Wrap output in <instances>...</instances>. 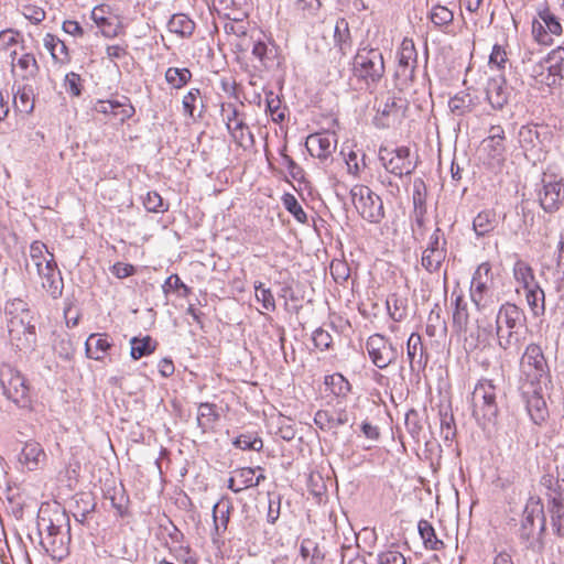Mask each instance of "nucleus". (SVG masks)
<instances>
[{
	"mask_svg": "<svg viewBox=\"0 0 564 564\" xmlns=\"http://www.w3.org/2000/svg\"><path fill=\"white\" fill-rule=\"evenodd\" d=\"M218 419L215 405L210 403H202L198 406L197 421L202 427H208L213 425Z\"/></svg>",
	"mask_w": 564,
	"mask_h": 564,
	"instance_id": "46",
	"label": "nucleus"
},
{
	"mask_svg": "<svg viewBox=\"0 0 564 564\" xmlns=\"http://www.w3.org/2000/svg\"><path fill=\"white\" fill-rule=\"evenodd\" d=\"M330 273L336 282H345L349 278V268L343 261H333L330 264Z\"/></svg>",
	"mask_w": 564,
	"mask_h": 564,
	"instance_id": "61",
	"label": "nucleus"
},
{
	"mask_svg": "<svg viewBox=\"0 0 564 564\" xmlns=\"http://www.w3.org/2000/svg\"><path fill=\"white\" fill-rule=\"evenodd\" d=\"M227 128L238 145L249 148L254 144L253 134L243 120L239 118L236 109H232L230 115L227 116Z\"/></svg>",
	"mask_w": 564,
	"mask_h": 564,
	"instance_id": "21",
	"label": "nucleus"
},
{
	"mask_svg": "<svg viewBox=\"0 0 564 564\" xmlns=\"http://www.w3.org/2000/svg\"><path fill=\"white\" fill-rule=\"evenodd\" d=\"M322 7L321 0H294L292 11L300 19L312 22L321 18Z\"/></svg>",
	"mask_w": 564,
	"mask_h": 564,
	"instance_id": "30",
	"label": "nucleus"
},
{
	"mask_svg": "<svg viewBox=\"0 0 564 564\" xmlns=\"http://www.w3.org/2000/svg\"><path fill=\"white\" fill-rule=\"evenodd\" d=\"M262 470L261 467L251 468V467H242L235 470V475L238 479V484L240 485V489H246L249 487H254L253 476L256 470Z\"/></svg>",
	"mask_w": 564,
	"mask_h": 564,
	"instance_id": "52",
	"label": "nucleus"
},
{
	"mask_svg": "<svg viewBox=\"0 0 564 564\" xmlns=\"http://www.w3.org/2000/svg\"><path fill=\"white\" fill-rule=\"evenodd\" d=\"M486 97L494 109L501 110L505 107L509 99V90L503 76L490 78L488 80L486 86Z\"/></svg>",
	"mask_w": 564,
	"mask_h": 564,
	"instance_id": "24",
	"label": "nucleus"
},
{
	"mask_svg": "<svg viewBox=\"0 0 564 564\" xmlns=\"http://www.w3.org/2000/svg\"><path fill=\"white\" fill-rule=\"evenodd\" d=\"M400 99L394 95L386 94L377 99V110L383 117H389L398 112Z\"/></svg>",
	"mask_w": 564,
	"mask_h": 564,
	"instance_id": "42",
	"label": "nucleus"
},
{
	"mask_svg": "<svg viewBox=\"0 0 564 564\" xmlns=\"http://www.w3.org/2000/svg\"><path fill=\"white\" fill-rule=\"evenodd\" d=\"M484 147L488 150L489 155L495 160L497 163H500L505 160V144L503 140L494 141V142H487V140H484Z\"/></svg>",
	"mask_w": 564,
	"mask_h": 564,
	"instance_id": "57",
	"label": "nucleus"
},
{
	"mask_svg": "<svg viewBox=\"0 0 564 564\" xmlns=\"http://www.w3.org/2000/svg\"><path fill=\"white\" fill-rule=\"evenodd\" d=\"M417 528L425 547L434 551H438L443 547V542L437 539L434 528L427 520H421Z\"/></svg>",
	"mask_w": 564,
	"mask_h": 564,
	"instance_id": "38",
	"label": "nucleus"
},
{
	"mask_svg": "<svg viewBox=\"0 0 564 564\" xmlns=\"http://www.w3.org/2000/svg\"><path fill=\"white\" fill-rule=\"evenodd\" d=\"M192 78V73L187 68L169 67L165 72V79L173 88L180 89Z\"/></svg>",
	"mask_w": 564,
	"mask_h": 564,
	"instance_id": "40",
	"label": "nucleus"
},
{
	"mask_svg": "<svg viewBox=\"0 0 564 564\" xmlns=\"http://www.w3.org/2000/svg\"><path fill=\"white\" fill-rule=\"evenodd\" d=\"M430 18L435 25L444 26L452 23L454 14L446 7L437 4L433 7Z\"/></svg>",
	"mask_w": 564,
	"mask_h": 564,
	"instance_id": "48",
	"label": "nucleus"
},
{
	"mask_svg": "<svg viewBox=\"0 0 564 564\" xmlns=\"http://www.w3.org/2000/svg\"><path fill=\"white\" fill-rule=\"evenodd\" d=\"M535 519L541 520V529H544L543 506L539 500L531 498L523 510V519L520 528L522 539L529 540L533 533Z\"/></svg>",
	"mask_w": 564,
	"mask_h": 564,
	"instance_id": "22",
	"label": "nucleus"
},
{
	"mask_svg": "<svg viewBox=\"0 0 564 564\" xmlns=\"http://www.w3.org/2000/svg\"><path fill=\"white\" fill-rule=\"evenodd\" d=\"M473 107V101L469 94L459 93L448 100V108L452 113L463 116L469 112Z\"/></svg>",
	"mask_w": 564,
	"mask_h": 564,
	"instance_id": "41",
	"label": "nucleus"
},
{
	"mask_svg": "<svg viewBox=\"0 0 564 564\" xmlns=\"http://www.w3.org/2000/svg\"><path fill=\"white\" fill-rule=\"evenodd\" d=\"M508 62L507 53L500 45H495L492 47V52L489 56V65L490 67H497L498 69H503L506 67V63Z\"/></svg>",
	"mask_w": 564,
	"mask_h": 564,
	"instance_id": "59",
	"label": "nucleus"
},
{
	"mask_svg": "<svg viewBox=\"0 0 564 564\" xmlns=\"http://www.w3.org/2000/svg\"><path fill=\"white\" fill-rule=\"evenodd\" d=\"M523 311L512 303L500 306L496 316V336L498 346L506 351H518L521 347V330L524 327Z\"/></svg>",
	"mask_w": 564,
	"mask_h": 564,
	"instance_id": "3",
	"label": "nucleus"
},
{
	"mask_svg": "<svg viewBox=\"0 0 564 564\" xmlns=\"http://www.w3.org/2000/svg\"><path fill=\"white\" fill-rule=\"evenodd\" d=\"M378 564H406L403 554L394 549L378 554Z\"/></svg>",
	"mask_w": 564,
	"mask_h": 564,
	"instance_id": "56",
	"label": "nucleus"
},
{
	"mask_svg": "<svg viewBox=\"0 0 564 564\" xmlns=\"http://www.w3.org/2000/svg\"><path fill=\"white\" fill-rule=\"evenodd\" d=\"M519 142L528 151L539 143V132L535 127L522 126L519 130Z\"/></svg>",
	"mask_w": 564,
	"mask_h": 564,
	"instance_id": "44",
	"label": "nucleus"
},
{
	"mask_svg": "<svg viewBox=\"0 0 564 564\" xmlns=\"http://www.w3.org/2000/svg\"><path fill=\"white\" fill-rule=\"evenodd\" d=\"M417 65V53L414 42L404 39L398 52V68L395 76L403 79H412Z\"/></svg>",
	"mask_w": 564,
	"mask_h": 564,
	"instance_id": "18",
	"label": "nucleus"
},
{
	"mask_svg": "<svg viewBox=\"0 0 564 564\" xmlns=\"http://www.w3.org/2000/svg\"><path fill=\"white\" fill-rule=\"evenodd\" d=\"M0 386L3 394L20 408L30 402L29 386L23 375L10 365L0 367Z\"/></svg>",
	"mask_w": 564,
	"mask_h": 564,
	"instance_id": "7",
	"label": "nucleus"
},
{
	"mask_svg": "<svg viewBox=\"0 0 564 564\" xmlns=\"http://www.w3.org/2000/svg\"><path fill=\"white\" fill-rule=\"evenodd\" d=\"M130 356L134 360L149 356L155 349V344L150 336H145L143 338L132 337L130 339Z\"/></svg>",
	"mask_w": 564,
	"mask_h": 564,
	"instance_id": "37",
	"label": "nucleus"
},
{
	"mask_svg": "<svg viewBox=\"0 0 564 564\" xmlns=\"http://www.w3.org/2000/svg\"><path fill=\"white\" fill-rule=\"evenodd\" d=\"M9 57L11 74L17 83H20V80L28 83L37 76L40 66L32 53L24 52L23 48H21V52H18V50L14 48L10 51Z\"/></svg>",
	"mask_w": 564,
	"mask_h": 564,
	"instance_id": "14",
	"label": "nucleus"
},
{
	"mask_svg": "<svg viewBox=\"0 0 564 564\" xmlns=\"http://www.w3.org/2000/svg\"><path fill=\"white\" fill-rule=\"evenodd\" d=\"M202 104V96L200 90L198 88H192L182 100L183 106V112L184 115L189 116L191 118H194V111L196 109L197 102Z\"/></svg>",
	"mask_w": 564,
	"mask_h": 564,
	"instance_id": "49",
	"label": "nucleus"
},
{
	"mask_svg": "<svg viewBox=\"0 0 564 564\" xmlns=\"http://www.w3.org/2000/svg\"><path fill=\"white\" fill-rule=\"evenodd\" d=\"M399 299L395 295H392L387 300V308L391 316V318L395 322H400L405 317L404 308L400 307Z\"/></svg>",
	"mask_w": 564,
	"mask_h": 564,
	"instance_id": "62",
	"label": "nucleus"
},
{
	"mask_svg": "<svg viewBox=\"0 0 564 564\" xmlns=\"http://www.w3.org/2000/svg\"><path fill=\"white\" fill-rule=\"evenodd\" d=\"M410 153L408 147L397 149L380 147L379 160L389 173L402 177L412 174L416 167V163L411 160Z\"/></svg>",
	"mask_w": 564,
	"mask_h": 564,
	"instance_id": "10",
	"label": "nucleus"
},
{
	"mask_svg": "<svg viewBox=\"0 0 564 564\" xmlns=\"http://www.w3.org/2000/svg\"><path fill=\"white\" fill-rule=\"evenodd\" d=\"M447 241L440 228H436L431 235L427 247L424 249L421 258L422 267L430 273L438 272L447 257Z\"/></svg>",
	"mask_w": 564,
	"mask_h": 564,
	"instance_id": "11",
	"label": "nucleus"
},
{
	"mask_svg": "<svg viewBox=\"0 0 564 564\" xmlns=\"http://www.w3.org/2000/svg\"><path fill=\"white\" fill-rule=\"evenodd\" d=\"M111 347L112 343L106 334H90L85 343L87 357L95 360H102Z\"/></svg>",
	"mask_w": 564,
	"mask_h": 564,
	"instance_id": "29",
	"label": "nucleus"
},
{
	"mask_svg": "<svg viewBox=\"0 0 564 564\" xmlns=\"http://www.w3.org/2000/svg\"><path fill=\"white\" fill-rule=\"evenodd\" d=\"M182 290L181 296H187L191 293V289L185 285L177 274H171L163 284L164 293H169L170 291Z\"/></svg>",
	"mask_w": 564,
	"mask_h": 564,
	"instance_id": "55",
	"label": "nucleus"
},
{
	"mask_svg": "<svg viewBox=\"0 0 564 564\" xmlns=\"http://www.w3.org/2000/svg\"><path fill=\"white\" fill-rule=\"evenodd\" d=\"M256 289V299L258 302H261L262 307L267 311L275 310V301L273 294L270 289L263 288V284L260 282L254 285Z\"/></svg>",
	"mask_w": 564,
	"mask_h": 564,
	"instance_id": "51",
	"label": "nucleus"
},
{
	"mask_svg": "<svg viewBox=\"0 0 564 564\" xmlns=\"http://www.w3.org/2000/svg\"><path fill=\"white\" fill-rule=\"evenodd\" d=\"M513 275L518 283L525 289L536 285L532 268L523 260H518L513 265Z\"/></svg>",
	"mask_w": 564,
	"mask_h": 564,
	"instance_id": "39",
	"label": "nucleus"
},
{
	"mask_svg": "<svg viewBox=\"0 0 564 564\" xmlns=\"http://www.w3.org/2000/svg\"><path fill=\"white\" fill-rule=\"evenodd\" d=\"M6 312L10 316L8 319V332L20 329H32V314L28 308V304L21 299H14L7 303Z\"/></svg>",
	"mask_w": 564,
	"mask_h": 564,
	"instance_id": "16",
	"label": "nucleus"
},
{
	"mask_svg": "<svg viewBox=\"0 0 564 564\" xmlns=\"http://www.w3.org/2000/svg\"><path fill=\"white\" fill-rule=\"evenodd\" d=\"M167 29L171 33L181 37L189 36L194 29V22L185 14H174L167 22Z\"/></svg>",
	"mask_w": 564,
	"mask_h": 564,
	"instance_id": "34",
	"label": "nucleus"
},
{
	"mask_svg": "<svg viewBox=\"0 0 564 564\" xmlns=\"http://www.w3.org/2000/svg\"><path fill=\"white\" fill-rule=\"evenodd\" d=\"M29 274L34 271L41 279L42 288L53 299L62 295L63 279L57 270L54 256L47 251L46 246L41 241H33L30 246V260L25 262Z\"/></svg>",
	"mask_w": 564,
	"mask_h": 564,
	"instance_id": "2",
	"label": "nucleus"
},
{
	"mask_svg": "<svg viewBox=\"0 0 564 564\" xmlns=\"http://www.w3.org/2000/svg\"><path fill=\"white\" fill-rule=\"evenodd\" d=\"M349 422V414L345 409L334 411L318 410L314 416V423L323 431L335 430Z\"/></svg>",
	"mask_w": 564,
	"mask_h": 564,
	"instance_id": "26",
	"label": "nucleus"
},
{
	"mask_svg": "<svg viewBox=\"0 0 564 564\" xmlns=\"http://www.w3.org/2000/svg\"><path fill=\"white\" fill-rule=\"evenodd\" d=\"M551 525L553 532L563 538L564 536V496L553 497L551 507Z\"/></svg>",
	"mask_w": 564,
	"mask_h": 564,
	"instance_id": "33",
	"label": "nucleus"
},
{
	"mask_svg": "<svg viewBox=\"0 0 564 564\" xmlns=\"http://www.w3.org/2000/svg\"><path fill=\"white\" fill-rule=\"evenodd\" d=\"M234 444L240 449H252L258 452L263 447L262 440L252 434H242L238 436Z\"/></svg>",
	"mask_w": 564,
	"mask_h": 564,
	"instance_id": "50",
	"label": "nucleus"
},
{
	"mask_svg": "<svg viewBox=\"0 0 564 564\" xmlns=\"http://www.w3.org/2000/svg\"><path fill=\"white\" fill-rule=\"evenodd\" d=\"M19 33L12 30H4L0 32V50L10 51L11 47L18 44Z\"/></svg>",
	"mask_w": 564,
	"mask_h": 564,
	"instance_id": "63",
	"label": "nucleus"
},
{
	"mask_svg": "<svg viewBox=\"0 0 564 564\" xmlns=\"http://www.w3.org/2000/svg\"><path fill=\"white\" fill-rule=\"evenodd\" d=\"M498 225L497 216L494 210L486 209L480 212L473 221V228L478 237H484L491 232Z\"/></svg>",
	"mask_w": 564,
	"mask_h": 564,
	"instance_id": "32",
	"label": "nucleus"
},
{
	"mask_svg": "<svg viewBox=\"0 0 564 564\" xmlns=\"http://www.w3.org/2000/svg\"><path fill=\"white\" fill-rule=\"evenodd\" d=\"M37 531L41 545L53 558L63 560L68 554L70 525L64 511L41 510L37 517Z\"/></svg>",
	"mask_w": 564,
	"mask_h": 564,
	"instance_id": "1",
	"label": "nucleus"
},
{
	"mask_svg": "<svg viewBox=\"0 0 564 564\" xmlns=\"http://www.w3.org/2000/svg\"><path fill=\"white\" fill-rule=\"evenodd\" d=\"M523 398L531 420L535 424L544 422L549 416V410L541 389L533 383L524 386Z\"/></svg>",
	"mask_w": 564,
	"mask_h": 564,
	"instance_id": "17",
	"label": "nucleus"
},
{
	"mask_svg": "<svg viewBox=\"0 0 564 564\" xmlns=\"http://www.w3.org/2000/svg\"><path fill=\"white\" fill-rule=\"evenodd\" d=\"M541 72V83L547 86L561 85L564 80V47L558 46L551 51L538 66Z\"/></svg>",
	"mask_w": 564,
	"mask_h": 564,
	"instance_id": "13",
	"label": "nucleus"
},
{
	"mask_svg": "<svg viewBox=\"0 0 564 564\" xmlns=\"http://www.w3.org/2000/svg\"><path fill=\"white\" fill-rule=\"evenodd\" d=\"M350 193L352 203L364 219L373 224L381 221L384 217L383 203L376 193L365 185L354 186Z\"/></svg>",
	"mask_w": 564,
	"mask_h": 564,
	"instance_id": "8",
	"label": "nucleus"
},
{
	"mask_svg": "<svg viewBox=\"0 0 564 564\" xmlns=\"http://www.w3.org/2000/svg\"><path fill=\"white\" fill-rule=\"evenodd\" d=\"M538 17L542 20L544 25L547 29V34L552 37V35H560L562 33V25L557 18L547 9H543L539 11Z\"/></svg>",
	"mask_w": 564,
	"mask_h": 564,
	"instance_id": "47",
	"label": "nucleus"
},
{
	"mask_svg": "<svg viewBox=\"0 0 564 564\" xmlns=\"http://www.w3.org/2000/svg\"><path fill=\"white\" fill-rule=\"evenodd\" d=\"M406 356L411 371H422L429 362V354L423 345L421 335L412 333L406 343Z\"/></svg>",
	"mask_w": 564,
	"mask_h": 564,
	"instance_id": "19",
	"label": "nucleus"
},
{
	"mask_svg": "<svg viewBox=\"0 0 564 564\" xmlns=\"http://www.w3.org/2000/svg\"><path fill=\"white\" fill-rule=\"evenodd\" d=\"M366 348L372 364L379 369H384L398 358L397 348L382 335L373 334L366 343Z\"/></svg>",
	"mask_w": 564,
	"mask_h": 564,
	"instance_id": "12",
	"label": "nucleus"
},
{
	"mask_svg": "<svg viewBox=\"0 0 564 564\" xmlns=\"http://www.w3.org/2000/svg\"><path fill=\"white\" fill-rule=\"evenodd\" d=\"M354 74L367 83H377L384 74L382 54L376 48H360L354 58Z\"/></svg>",
	"mask_w": 564,
	"mask_h": 564,
	"instance_id": "6",
	"label": "nucleus"
},
{
	"mask_svg": "<svg viewBox=\"0 0 564 564\" xmlns=\"http://www.w3.org/2000/svg\"><path fill=\"white\" fill-rule=\"evenodd\" d=\"M469 315L467 310V303L464 299L458 295L455 300V311L453 313V323L460 329L466 328L468 324Z\"/></svg>",
	"mask_w": 564,
	"mask_h": 564,
	"instance_id": "45",
	"label": "nucleus"
},
{
	"mask_svg": "<svg viewBox=\"0 0 564 564\" xmlns=\"http://www.w3.org/2000/svg\"><path fill=\"white\" fill-rule=\"evenodd\" d=\"M91 19L105 36L113 37L118 35L120 25L116 18L110 15V6H96L91 11Z\"/></svg>",
	"mask_w": 564,
	"mask_h": 564,
	"instance_id": "25",
	"label": "nucleus"
},
{
	"mask_svg": "<svg viewBox=\"0 0 564 564\" xmlns=\"http://www.w3.org/2000/svg\"><path fill=\"white\" fill-rule=\"evenodd\" d=\"M497 388L491 380L481 379L471 393L473 415L491 421L498 414Z\"/></svg>",
	"mask_w": 564,
	"mask_h": 564,
	"instance_id": "5",
	"label": "nucleus"
},
{
	"mask_svg": "<svg viewBox=\"0 0 564 564\" xmlns=\"http://www.w3.org/2000/svg\"><path fill=\"white\" fill-rule=\"evenodd\" d=\"M144 207L152 213L164 212L167 208L164 206L162 197L156 192L148 193L144 199Z\"/></svg>",
	"mask_w": 564,
	"mask_h": 564,
	"instance_id": "60",
	"label": "nucleus"
},
{
	"mask_svg": "<svg viewBox=\"0 0 564 564\" xmlns=\"http://www.w3.org/2000/svg\"><path fill=\"white\" fill-rule=\"evenodd\" d=\"M313 341L315 347L319 348L321 350H325L330 348L333 337L328 330L319 327L313 333Z\"/></svg>",
	"mask_w": 564,
	"mask_h": 564,
	"instance_id": "58",
	"label": "nucleus"
},
{
	"mask_svg": "<svg viewBox=\"0 0 564 564\" xmlns=\"http://www.w3.org/2000/svg\"><path fill=\"white\" fill-rule=\"evenodd\" d=\"M283 205L285 209L293 215V217L301 224L307 223V215L297 202L294 195L285 194L283 196Z\"/></svg>",
	"mask_w": 564,
	"mask_h": 564,
	"instance_id": "43",
	"label": "nucleus"
},
{
	"mask_svg": "<svg viewBox=\"0 0 564 564\" xmlns=\"http://www.w3.org/2000/svg\"><path fill=\"white\" fill-rule=\"evenodd\" d=\"M43 41L44 47L50 52L54 62L59 64L69 62L68 48L56 35L47 33Z\"/></svg>",
	"mask_w": 564,
	"mask_h": 564,
	"instance_id": "31",
	"label": "nucleus"
},
{
	"mask_svg": "<svg viewBox=\"0 0 564 564\" xmlns=\"http://www.w3.org/2000/svg\"><path fill=\"white\" fill-rule=\"evenodd\" d=\"M538 197L540 206L544 212H557L564 202L563 177L554 173L544 172L538 191Z\"/></svg>",
	"mask_w": 564,
	"mask_h": 564,
	"instance_id": "9",
	"label": "nucleus"
},
{
	"mask_svg": "<svg viewBox=\"0 0 564 564\" xmlns=\"http://www.w3.org/2000/svg\"><path fill=\"white\" fill-rule=\"evenodd\" d=\"M128 101L127 98L123 102L119 100H97L94 110L99 113L119 117L123 121L134 113V108Z\"/></svg>",
	"mask_w": 564,
	"mask_h": 564,
	"instance_id": "28",
	"label": "nucleus"
},
{
	"mask_svg": "<svg viewBox=\"0 0 564 564\" xmlns=\"http://www.w3.org/2000/svg\"><path fill=\"white\" fill-rule=\"evenodd\" d=\"M9 337L12 345L18 349L31 350L36 341L35 327L32 329H20V332L11 330L9 332Z\"/></svg>",
	"mask_w": 564,
	"mask_h": 564,
	"instance_id": "35",
	"label": "nucleus"
},
{
	"mask_svg": "<svg viewBox=\"0 0 564 564\" xmlns=\"http://www.w3.org/2000/svg\"><path fill=\"white\" fill-rule=\"evenodd\" d=\"M337 138L335 133L324 132L308 135L306 148L313 156L328 158L336 149Z\"/></svg>",
	"mask_w": 564,
	"mask_h": 564,
	"instance_id": "20",
	"label": "nucleus"
},
{
	"mask_svg": "<svg viewBox=\"0 0 564 564\" xmlns=\"http://www.w3.org/2000/svg\"><path fill=\"white\" fill-rule=\"evenodd\" d=\"M367 564L365 557L358 553V546H341V563L344 564Z\"/></svg>",
	"mask_w": 564,
	"mask_h": 564,
	"instance_id": "53",
	"label": "nucleus"
},
{
	"mask_svg": "<svg viewBox=\"0 0 564 564\" xmlns=\"http://www.w3.org/2000/svg\"><path fill=\"white\" fill-rule=\"evenodd\" d=\"M525 299L529 307L534 316L544 314L545 311V295L544 291L536 284L534 286L525 289Z\"/></svg>",
	"mask_w": 564,
	"mask_h": 564,
	"instance_id": "36",
	"label": "nucleus"
},
{
	"mask_svg": "<svg viewBox=\"0 0 564 564\" xmlns=\"http://www.w3.org/2000/svg\"><path fill=\"white\" fill-rule=\"evenodd\" d=\"M521 368L530 383H540L546 377L547 365L541 347L536 344L527 346L521 359Z\"/></svg>",
	"mask_w": 564,
	"mask_h": 564,
	"instance_id": "15",
	"label": "nucleus"
},
{
	"mask_svg": "<svg viewBox=\"0 0 564 564\" xmlns=\"http://www.w3.org/2000/svg\"><path fill=\"white\" fill-rule=\"evenodd\" d=\"M470 299L479 312L487 311L497 302L494 274L488 262L480 263L473 274Z\"/></svg>",
	"mask_w": 564,
	"mask_h": 564,
	"instance_id": "4",
	"label": "nucleus"
},
{
	"mask_svg": "<svg viewBox=\"0 0 564 564\" xmlns=\"http://www.w3.org/2000/svg\"><path fill=\"white\" fill-rule=\"evenodd\" d=\"M46 454L37 442H26L19 455V463L28 470H36L45 463Z\"/></svg>",
	"mask_w": 564,
	"mask_h": 564,
	"instance_id": "23",
	"label": "nucleus"
},
{
	"mask_svg": "<svg viewBox=\"0 0 564 564\" xmlns=\"http://www.w3.org/2000/svg\"><path fill=\"white\" fill-rule=\"evenodd\" d=\"M66 89L74 96H79L82 93L80 77L76 73H69L65 76Z\"/></svg>",
	"mask_w": 564,
	"mask_h": 564,
	"instance_id": "64",
	"label": "nucleus"
},
{
	"mask_svg": "<svg viewBox=\"0 0 564 564\" xmlns=\"http://www.w3.org/2000/svg\"><path fill=\"white\" fill-rule=\"evenodd\" d=\"M14 89V107L22 113L30 115L34 109V88L29 83H17L13 85Z\"/></svg>",
	"mask_w": 564,
	"mask_h": 564,
	"instance_id": "27",
	"label": "nucleus"
},
{
	"mask_svg": "<svg viewBox=\"0 0 564 564\" xmlns=\"http://www.w3.org/2000/svg\"><path fill=\"white\" fill-rule=\"evenodd\" d=\"M532 34L540 44L550 45L552 43V37L547 34V29L539 17L532 22Z\"/></svg>",
	"mask_w": 564,
	"mask_h": 564,
	"instance_id": "54",
	"label": "nucleus"
}]
</instances>
